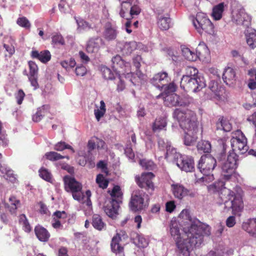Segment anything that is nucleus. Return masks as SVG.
Returning a JSON list of instances; mask_svg holds the SVG:
<instances>
[{"label":"nucleus","mask_w":256,"mask_h":256,"mask_svg":"<svg viewBox=\"0 0 256 256\" xmlns=\"http://www.w3.org/2000/svg\"><path fill=\"white\" fill-rule=\"evenodd\" d=\"M184 231L187 238H184L183 241H177L176 246L180 256H190V252L193 248L200 246L204 237L210 235V228L200 220H196L188 229L184 227Z\"/></svg>","instance_id":"obj_1"},{"label":"nucleus","mask_w":256,"mask_h":256,"mask_svg":"<svg viewBox=\"0 0 256 256\" xmlns=\"http://www.w3.org/2000/svg\"><path fill=\"white\" fill-rule=\"evenodd\" d=\"M173 116L179 122L180 128L184 132V144L186 146L194 144L197 140L198 123L195 113L190 110H182L176 109Z\"/></svg>","instance_id":"obj_2"},{"label":"nucleus","mask_w":256,"mask_h":256,"mask_svg":"<svg viewBox=\"0 0 256 256\" xmlns=\"http://www.w3.org/2000/svg\"><path fill=\"white\" fill-rule=\"evenodd\" d=\"M226 183L219 180L214 184V186L218 192V199L217 203L222 206V212H228L232 210V214H238L243 209V202L241 198L236 196L234 192L230 188L224 186Z\"/></svg>","instance_id":"obj_3"},{"label":"nucleus","mask_w":256,"mask_h":256,"mask_svg":"<svg viewBox=\"0 0 256 256\" xmlns=\"http://www.w3.org/2000/svg\"><path fill=\"white\" fill-rule=\"evenodd\" d=\"M180 86L185 91L197 93L206 87V84L204 77L196 68L187 66L186 74L181 78Z\"/></svg>","instance_id":"obj_4"},{"label":"nucleus","mask_w":256,"mask_h":256,"mask_svg":"<svg viewBox=\"0 0 256 256\" xmlns=\"http://www.w3.org/2000/svg\"><path fill=\"white\" fill-rule=\"evenodd\" d=\"M179 220L177 221L176 218H172L170 223V233L175 240L176 244L177 241H183L184 238H187L186 232L184 231V227L188 229L191 226V224L195 221L198 220L194 219L193 220L191 218L190 212L188 210H182L178 216Z\"/></svg>","instance_id":"obj_5"},{"label":"nucleus","mask_w":256,"mask_h":256,"mask_svg":"<svg viewBox=\"0 0 256 256\" xmlns=\"http://www.w3.org/2000/svg\"><path fill=\"white\" fill-rule=\"evenodd\" d=\"M216 166V160L211 155L208 154L202 156L199 160L198 168L202 176L195 174L196 182L204 184L212 181L214 177L212 172Z\"/></svg>","instance_id":"obj_6"},{"label":"nucleus","mask_w":256,"mask_h":256,"mask_svg":"<svg viewBox=\"0 0 256 256\" xmlns=\"http://www.w3.org/2000/svg\"><path fill=\"white\" fill-rule=\"evenodd\" d=\"M231 19L234 23L247 27L250 25L252 18L242 5L234 0L231 4Z\"/></svg>","instance_id":"obj_7"},{"label":"nucleus","mask_w":256,"mask_h":256,"mask_svg":"<svg viewBox=\"0 0 256 256\" xmlns=\"http://www.w3.org/2000/svg\"><path fill=\"white\" fill-rule=\"evenodd\" d=\"M192 24L196 31L200 34L204 32L210 34L214 33V26L206 14L198 12L196 16L191 17Z\"/></svg>","instance_id":"obj_8"},{"label":"nucleus","mask_w":256,"mask_h":256,"mask_svg":"<svg viewBox=\"0 0 256 256\" xmlns=\"http://www.w3.org/2000/svg\"><path fill=\"white\" fill-rule=\"evenodd\" d=\"M112 66L116 74L124 75L126 78H129L132 84H134V74L130 71V65L128 62H125L119 55L113 57L112 59Z\"/></svg>","instance_id":"obj_9"},{"label":"nucleus","mask_w":256,"mask_h":256,"mask_svg":"<svg viewBox=\"0 0 256 256\" xmlns=\"http://www.w3.org/2000/svg\"><path fill=\"white\" fill-rule=\"evenodd\" d=\"M64 188L66 192H71L74 200L83 202L84 193L82 192V184L70 176H66L63 178Z\"/></svg>","instance_id":"obj_10"},{"label":"nucleus","mask_w":256,"mask_h":256,"mask_svg":"<svg viewBox=\"0 0 256 256\" xmlns=\"http://www.w3.org/2000/svg\"><path fill=\"white\" fill-rule=\"evenodd\" d=\"M231 146L233 152H236L240 154H243L246 152L248 149L247 145V139L240 130H238L234 134L230 140Z\"/></svg>","instance_id":"obj_11"},{"label":"nucleus","mask_w":256,"mask_h":256,"mask_svg":"<svg viewBox=\"0 0 256 256\" xmlns=\"http://www.w3.org/2000/svg\"><path fill=\"white\" fill-rule=\"evenodd\" d=\"M148 196L142 190H136L132 196L129 206L130 209L134 212L142 210L148 206L147 202Z\"/></svg>","instance_id":"obj_12"},{"label":"nucleus","mask_w":256,"mask_h":256,"mask_svg":"<svg viewBox=\"0 0 256 256\" xmlns=\"http://www.w3.org/2000/svg\"><path fill=\"white\" fill-rule=\"evenodd\" d=\"M238 156L234 152L230 153L226 160L222 162V175L225 180H228L237 167Z\"/></svg>","instance_id":"obj_13"},{"label":"nucleus","mask_w":256,"mask_h":256,"mask_svg":"<svg viewBox=\"0 0 256 256\" xmlns=\"http://www.w3.org/2000/svg\"><path fill=\"white\" fill-rule=\"evenodd\" d=\"M220 88L218 87V84L214 81H211L208 88L206 90L202 97L203 100L215 99L219 100L222 99V92Z\"/></svg>","instance_id":"obj_14"},{"label":"nucleus","mask_w":256,"mask_h":256,"mask_svg":"<svg viewBox=\"0 0 256 256\" xmlns=\"http://www.w3.org/2000/svg\"><path fill=\"white\" fill-rule=\"evenodd\" d=\"M154 174L151 172H144L141 176H136L135 178L136 184L141 188L154 190V184L152 182Z\"/></svg>","instance_id":"obj_15"},{"label":"nucleus","mask_w":256,"mask_h":256,"mask_svg":"<svg viewBox=\"0 0 256 256\" xmlns=\"http://www.w3.org/2000/svg\"><path fill=\"white\" fill-rule=\"evenodd\" d=\"M118 34V27L114 22H107L104 26L103 37L107 41L114 40Z\"/></svg>","instance_id":"obj_16"},{"label":"nucleus","mask_w":256,"mask_h":256,"mask_svg":"<svg viewBox=\"0 0 256 256\" xmlns=\"http://www.w3.org/2000/svg\"><path fill=\"white\" fill-rule=\"evenodd\" d=\"M176 164L180 170L186 172H190L194 168V161L192 156L181 155Z\"/></svg>","instance_id":"obj_17"},{"label":"nucleus","mask_w":256,"mask_h":256,"mask_svg":"<svg viewBox=\"0 0 256 256\" xmlns=\"http://www.w3.org/2000/svg\"><path fill=\"white\" fill-rule=\"evenodd\" d=\"M168 74L165 72H158L154 75L150 80V82L152 85L158 89L162 88L164 86L165 83L168 82Z\"/></svg>","instance_id":"obj_18"},{"label":"nucleus","mask_w":256,"mask_h":256,"mask_svg":"<svg viewBox=\"0 0 256 256\" xmlns=\"http://www.w3.org/2000/svg\"><path fill=\"white\" fill-rule=\"evenodd\" d=\"M119 207L118 200L112 199V200L104 206V210L109 217L114 218L118 214Z\"/></svg>","instance_id":"obj_19"},{"label":"nucleus","mask_w":256,"mask_h":256,"mask_svg":"<svg viewBox=\"0 0 256 256\" xmlns=\"http://www.w3.org/2000/svg\"><path fill=\"white\" fill-rule=\"evenodd\" d=\"M103 44L102 38L96 37L91 38L88 42L86 50L88 53H97L100 48V46Z\"/></svg>","instance_id":"obj_20"},{"label":"nucleus","mask_w":256,"mask_h":256,"mask_svg":"<svg viewBox=\"0 0 256 256\" xmlns=\"http://www.w3.org/2000/svg\"><path fill=\"white\" fill-rule=\"evenodd\" d=\"M118 47L124 54L128 55L134 50L137 47V43L134 41L118 43Z\"/></svg>","instance_id":"obj_21"},{"label":"nucleus","mask_w":256,"mask_h":256,"mask_svg":"<svg viewBox=\"0 0 256 256\" xmlns=\"http://www.w3.org/2000/svg\"><path fill=\"white\" fill-rule=\"evenodd\" d=\"M166 152L165 154V158L168 160L176 163V160L181 156V154L177 152L176 150L171 146V144H167L166 146Z\"/></svg>","instance_id":"obj_22"},{"label":"nucleus","mask_w":256,"mask_h":256,"mask_svg":"<svg viewBox=\"0 0 256 256\" xmlns=\"http://www.w3.org/2000/svg\"><path fill=\"white\" fill-rule=\"evenodd\" d=\"M242 228L252 236L256 237V218H250L244 222Z\"/></svg>","instance_id":"obj_23"},{"label":"nucleus","mask_w":256,"mask_h":256,"mask_svg":"<svg viewBox=\"0 0 256 256\" xmlns=\"http://www.w3.org/2000/svg\"><path fill=\"white\" fill-rule=\"evenodd\" d=\"M167 126L166 118L160 116L155 120L152 124V130L154 132H158L160 130H166Z\"/></svg>","instance_id":"obj_24"},{"label":"nucleus","mask_w":256,"mask_h":256,"mask_svg":"<svg viewBox=\"0 0 256 256\" xmlns=\"http://www.w3.org/2000/svg\"><path fill=\"white\" fill-rule=\"evenodd\" d=\"M0 175L12 182L16 181V178L13 171L6 165L0 164Z\"/></svg>","instance_id":"obj_25"},{"label":"nucleus","mask_w":256,"mask_h":256,"mask_svg":"<svg viewBox=\"0 0 256 256\" xmlns=\"http://www.w3.org/2000/svg\"><path fill=\"white\" fill-rule=\"evenodd\" d=\"M172 192L174 196L178 199H182L188 194V190L182 185L175 184L172 185Z\"/></svg>","instance_id":"obj_26"},{"label":"nucleus","mask_w":256,"mask_h":256,"mask_svg":"<svg viewBox=\"0 0 256 256\" xmlns=\"http://www.w3.org/2000/svg\"><path fill=\"white\" fill-rule=\"evenodd\" d=\"M227 8V5L224 2H220L216 6L212 8V16L214 20H218L222 18V14L225 8Z\"/></svg>","instance_id":"obj_27"},{"label":"nucleus","mask_w":256,"mask_h":256,"mask_svg":"<svg viewBox=\"0 0 256 256\" xmlns=\"http://www.w3.org/2000/svg\"><path fill=\"white\" fill-rule=\"evenodd\" d=\"M31 56L33 58H36L44 63L48 62L51 58V54L48 50H45L38 52L37 50H32Z\"/></svg>","instance_id":"obj_28"},{"label":"nucleus","mask_w":256,"mask_h":256,"mask_svg":"<svg viewBox=\"0 0 256 256\" xmlns=\"http://www.w3.org/2000/svg\"><path fill=\"white\" fill-rule=\"evenodd\" d=\"M246 42L252 49L256 48V30L249 28L246 34Z\"/></svg>","instance_id":"obj_29"},{"label":"nucleus","mask_w":256,"mask_h":256,"mask_svg":"<svg viewBox=\"0 0 256 256\" xmlns=\"http://www.w3.org/2000/svg\"><path fill=\"white\" fill-rule=\"evenodd\" d=\"M36 235L38 238L41 242H47L50 236V233L44 227L40 226H36L34 228Z\"/></svg>","instance_id":"obj_30"},{"label":"nucleus","mask_w":256,"mask_h":256,"mask_svg":"<svg viewBox=\"0 0 256 256\" xmlns=\"http://www.w3.org/2000/svg\"><path fill=\"white\" fill-rule=\"evenodd\" d=\"M50 106L44 104L38 108L36 112L33 115L32 120L34 122H38L44 116L49 112Z\"/></svg>","instance_id":"obj_31"},{"label":"nucleus","mask_w":256,"mask_h":256,"mask_svg":"<svg viewBox=\"0 0 256 256\" xmlns=\"http://www.w3.org/2000/svg\"><path fill=\"white\" fill-rule=\"evenodd\" d=\"M121 240V237L120 234L117 233L114 236L110 244L111 249L112 252L116 254H118L122 252L123 247L120 246L119 242Z\"/></svg>","instance_id":"obj_32"},{"label":"nucleus","mask_w":256,"mask_h":256,"mask_svg":"<svg viewBox=\"0 0 256 256\" xmlns=\"http://www.w3.org/2000/svg\"><path fill=\"white\" fill-rule=\"evenodd\" d=\"M20 201L14 196H10L8 199V203L4 202L5 208H8L12 214H15Z\"/></svg>","instance_id":"obj_33"},{"label":"nucleus","mask_w":256,"mask_h":256,"mask_svg":"<svg viewBox=\"0 0 256 256\" xmlns=\"http://www.w3.org/2000/svg\"><path fill=\"white\" fill-rule=\"evenodd\" d=\"M120 2V10L119 14L120 17L124 18L126 14L128 12L130 7L134 2V0H118Z\"/></svg>","instance_id":"obj_34"},{"label":"nucleus","mask_w":256,"mask_h":256,"mask_svg":"<svg viewBox=\"0 0 256 256\" xmlns=\"http://www.w3.org/2000/svg\"><path fill=\"white\" fill-rule=\"evenodd\" d=\"M164 104L168 106H178L179 96L171 94L163 96Z\"/></svg>","instance_id":"obj_35"},{"label":"nucleus","mask_w":256,"mask_h":256,"mask_svg":"<svg viewBox=\"0 0 256 256\" xmlns=\"http://www.w3.org/2000/svg\"><path fill=\"white\" fill-rule=\"evenodd\" d=\"M216 125L218 130H222L224 132H230L232 128V124L228 119L223 117L218 119Z\"/></svg>","instance_id":"obj_36"},{"label":"nucleus","mask_w":256,"mask_h":256,"mask_svg":"<svg viewBox=\"0 0 256 256\" xmlns=\"http://www.w3.org/2000/svg\"><path fill=\"white\" fill-rule=\"evenodd\" d=\"M196 54L197 55V58H205L209 54V50L204 42H200L196 50Z\"/></svg>","instance_id":"obj_37"},{"label":"nucleus","mask_w":256,"mask_h":256,"mask_svg":"<svg viewBox=\"0 0 256 256\" xmlns=\"http://www.w3.org/2000/svg\"><path fill=\"white\" fill-rule=\"evenodd\" d=\"M236 74L233 68L230 67L225 68L222 74V79L226 84H229L232 80H234Z\"/></svg>","instance_id":"obj_38"},{"label":"nucleus","mask_w":256,"mask_h":256,"mask_svg":"<svg viewBox=\"0 0 256 256\" xmlns=\"http://www.w3.org/2000/svg\"><path fill=\"white\" fill-rule=\"evenodd\" d=\"M197 150L199 152L208 153L212 150L210 142L208 140H201L198 142L196 146Z\"/></svg>","instance_id":"obj_39"},{"label":"nucleus","mask_w":256,"mask_h":256,"mask_svg":"<svg viewBox=\"0 0 256 256\" xmlns=\"http://www.w3.org/2000/svg\"><path fill=\"white\" fill-rule=\"evenodd\" d=\"M182 52L185 58L189 61L194 62L198 60L196 54L188 48L182 47Z\"/></svg>","instance_id":"obj_40"},{"label":"nucleus","mask_w":256,"mask_h":256,"mask_svg":"<svg viewBox=\"0 0 256 256\" xmlns=\"http://www.w3.org/2000/svg\"><path fill=\"white\" fill-rule=\"evenodd\" d=\"M92 224L94 228L102 230L106 227V224L103 222L101 216L95 214L92 216Z\"/></svg>","instance_id":"obj_41"},{"label":"nucleus","mask_w":256,"mask_h":256,"mask_svg":"<svg viewBox=\"0 0 256 256\" xmlns=\"http://www.w3.org/2000/svg\"><path fill=\"white\" fill-rule=\"evenodd\" d=\"M19 224L22 226V230L26 232H30L32 230L29 222L24 214L20 215L18 218Z\"/></svg>","instance_id":"obj_42"},{"label":"nucleus","mask_w":256,"mask_h":256,"mask_svg":"<svg viewBox=\"0 0 256 256\" xmlns=\"http://www.w3.org/2000/svg\"><path fill=\"white\" fill-rule=\"evenodd\" d=\"M134 243L140 248H144L148 246V242L143 235L138 234L134 239Z\"/></svg>","instance_id":"obj_43"},{"label":"nucleus","mask_w":256,"mask_h":256,"mask_svg":"<svg viewBox=\"0 0 256 256\" xmlns=\"http://www.w3.org/2000/svg\"><path fill=\"white\" fill-rule=\"evenodd\" d=\"M170 19L168 17L158 18V25L160 28L162 30H168L170 27Z\"/></svg>","instance_id":"obj_44"},{"label":"nucleus","mask_w":256,"mask_h":256,"mask_svg":"<svg viewBox=\"0 0 256 256\" xmlns=\"http://www.w3.org/2000/svg\"><path fill=\"white\" fill-rule=\"evenodd\" d=\"M106 112V104L103 100L100 102V107L99 108L94 110V114L96 120L99 122L100 118L104 116Z\"/></svg>","instance_id":"obj_45"},{"label":"nucleus","mask_w":256,"mask_h":256,"mask_svg":"<svg viewBox=\"0 0 256 256\" xmlns=\"http://www.w3.org/2000/svg\"><path fill=\"white\" fill-rule=\"evenodd\" d=\"M74 19L78 25L77 30L78 32H80L90 28V26L88 23L82 18L75 16Z\"/></svg>","instance_id":"obj_46"},{"label":"nucleus","mask_w":256,"mask_h":256,"mask_svg":"<svg viewBox=\"0 0 256 256\" xmlns=\"http://www.w3.org/2000/svg\"><path fill=\"white\" fill-rule=\"evenodd\" d=\"M101 71L104 78L106 80H115L116 78V72H114V73L110 68L106 66L101 67Z\"/></svg>","instance_id":"obj_47"},{"label":"nucleus","mask_w":256,"mask_h":256,"mask_svg":"<svg viewBox=\"0 0 256 256\" xmlns=\"http://www.w3.org/2000/svg\"><path fill=\"white\" fill-rule=\"evenodd\" d=\"M108 192L110 193L112 199L118 200V203L120 202L122 194L120 190V188L119 186H114L111 191L108 190Z\"/></svg>","instance_id":"obj_48"},{"label":"nucleus","mask_w":256,"mask_h":256,"mask_svg":"<svg viewBox=\"0 0 256 256\" xmlns=\"http://www.w3.org/2000/svg\"><path fill=\"white\" fill-rule=\"evenodd\" d=\"M38 172L42 178L50 182H52V176L47 169L42 168L39 170Z\"/></svg>","instance_id":"obj_49"},{"label":"nucleus","mask_w":256,"mask_h":256,"mask_svg":"<svg viewBox=\"0 0 256 256\" xmlns=\"http://www.w3.org/2000/svg\"><path fill=\"white\" fill-rule=\"evenodd\" d=\"M46 158L50 160L56 161L66 158L68 159V156H64L55 152H50L45 154Z\"/></svg>","instance_id":"obj_50"},{"label":"nucleus","mask_w":256,"mask_h":256,"mask_svg":"<svg viewBox=\"0 0 256 256\" xmlns=\"http://www.w3.org/2000/svg\"><path fill=\"white\" fill-rule=\"evenodd\" d=\"M160 90H164V93L162 94V96H164L167 94H174L173 92L176 90V86L174 83H170L167 84L165 83L164 86L162 88H160Z\"/></svg>","instance_id":"obj_51"},{"label":"nucleus","mask_w":256,"mask_h":256,"mask_svg":"<svg viewBox=\"0 0 256 256\" xmlns=\"http://www.w3.org/2000/svg\"><path fill=\"white\" fill-rule=\"evenodd\" d=\"M139 164L144 168L148 170H152L156 168V165L151 160H140Z\"/></svg>","instance_id":"obj_52"},{"label":"nucleus","mask_w":256,"mask_h":256,"mask_svg":"<svg viewBox=\"0 0 256 256\" xmlns=\"http://www.w3.org/2000/svg\"><path fill=\"white\" fill-rule=\"evenodd\" d=\"M16 24L20 27L26 30L30 29L31 24L25 16L19 17L16 20Z\"/></svg>","instance_id":"obj_53"},{"label":"nucleus","mask_w":256,"mask_h":256,"mask_svg":"<svg viewBox=\"0 0 256 256\" xmlns=\"http://www.w3.org/2000/svg\"><path fill=\"white\" fill-rule=\"evenodd\" d=\"M193 99L188 96H179L178 106H187L192 102Z\"/></svg>","instance_id":"obj_54"},{"label":"nucleus","mask_w":256,"mask_h":256,"mask_svg":"<svg viewBox=\"0 0 256 256\" xmlns=\"http://www.w3.org/2000/svg\"><path fill=\"white\" fill-rule=\"evenodd\" d=\"M54 149L57 151H62L65 149L70 150L72 153L75 152L74 148L70 145L66 144L64 142H58L55 146Z\"/></svg>","instance_id":"obj_55"},{"label":"nucleus","mask_w":256,"mask_h":256,"mask_svg":"<svg viewBox=\"0 0 256 256\" xmlns=\"http://www.w3.org/2000/svg\"><path fill=\"white\" fill-rule=\"evenodd\" d=\"M96 182L100 188L103 189L106 188L108 184V181L102 174H99L97 176Z\"/></svg>","instance_id":"obj_56"},{"label":"nucleus","mask_w":256,"mask_h":256,"mask_svg":"<svg viewBox=\"0 0 256 256\" xmlns=\"http://www.w3.org/2000/svg\"><path fill=\"white\" fill-rule=\"evenodd\" d=\"M141 57L140 56H137L133 58V63L136 68V75L138 76V78H140L142 77L143 75L141 72L139 70L140 66Z\"/></svg>","instance_id":"obj_57"},{"label":"nucleus","mask_w":256,"mask_h":256,"mask_svg":"<svg viewBox=\"0 0 256 256\" xmlns=\"http://www.w3.org/2000/svg\"><path fill=\"white\" fill-rule=\"evenodd\" d=\"M128 12H130V14L131 17L134 18L135 16H138L140 14L141 9L140 6L136 4L134 2L132 4H131L130 7Z\"/></svg>","instance_id":"obj_58"},{"label":"nucleus","mask_w":256,"mask_h":256,"mask_svg":"<svg viewBox=\"0 0 256 256\" xmlns=\"http://www.w3.org/2000/svg\"><path fill=\"white\" fill-rule=\"evenodd\" d=\"M52 42L55 44L64 45V40L62 36L60 33H56L52 36Z\"/></svg>","instance_id":"obj_59"},{"label":"nucleus","mask_w":256,"mask_h":256,"mask_svg":"<svg viewBox=\"0 0 256 256\" xmlns=\"http://www.w3.org/2000/svg\"><path fill=\"white\" fill-rule=\"evenodd\" d=\"M116 76V78L115 80L117 82V90L118 92L122 91L125 88V84L122 80V77L124 76V75L117 74Z\"/></svg>","instance_id":"obj_60"},{"label":"nucleus","mask_w":256,"mask_h":256,"mask_svg":"<svg viewBox=\"0 0 256 256\" xmlns=\"http://www.w3.org/2000/svg\"><path fill=\"white\" fill-rule=\"evenodd\" d=\"M60 64L64 68L69 70L70 68H74L76 66V62L74 59L70 58L69 60L62 61Z\"/></svg>","instance_id":"obj_61"},{"label":"nucleus","mask_w":256,"mask_h":256,"mask_svg":"<svg viewBox=\"0 0 256 256\" xmlns=\"http://www.w3.org/2000/svg\"><path fill=\"white\" fill-rule=\"evenodd\" d=\"M28 66L30 68L29 76H38V67L36 64L32 61H30Z\"/></svg>","instance_id":"obj_62"},{"label":"nucleus","mask_w":256,"mask_h":256,"mask_svg":"<svg viewBox=\"0 0 256 256\" xmlns=\"http://www.w3.org/2000/svg\"><path fill=\"white\" fill-rule=\"evenodd\" d=\"M67 217L66 212L64 211H56L52 215V218L55 220H61L65 222Z\"/></svg>","instance_id":"obj_63"},{"label":"nucleus","mask_w":256,"mask_h":256,"mask_svg":"<svg viewBox=\"0 0 256 256\" xmlns=\"http://www.w3.org/2000/svg\"><path fill=\"white\" fill-rule=\"evenodd\" d=\"M86 68L84 66H77L75 70V72L77 76H82L86 73Z\"/></svg>","instance_id":"obj_64"}]
</instances>
